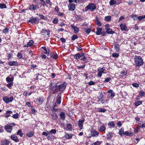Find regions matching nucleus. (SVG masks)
I'll return each mask as SVG.
<instances>
[{
  "instance_id": "f257e3e1",
  "label": "nucleus",
  "mask_w": 145,
  "mask_h": 145,
  "mask_svg": "<svg viewBox=\"0 0 145 145\" xmlns=\"http://www.w3.org/2000/svg\"><path fill=\"white\" fill-rule=\"evenodd\" d=\"M134 62L136 65L138 67L141 66L144 63L143 59L140 56H135Z\"/></svg>"
},
{
  "instance_id": "f03ea898",
  "label": "nucleus",
  "mask_w": 145,
  "mask_h": 145,
  "mask_svg": "<svg viewBox=\"0 0 145 145\" xmlns=\"http://www.w3.org/2000/svg\"><path fill=\"white\" fill-rule=\"evenodd\" d=\"M14 123H9L4 127L5 129L9 133H11L12 130V127L15 125Z\"/></svg>"
},
{
  "instance_id": "7ed1b4c3",
  "label": "nucleus",
  "mask_w": 145,
  "mask_h": 145,
  "mask_svg": "<svg viewBox=\"0 0 145 145\" xmlns=\"http://www.w3.org/2000/svg\"><path fill=\"white\" fill-rule=\"evenodd\" d=\"M96 8V5L95 4L93 3H90L85 8V10L87 11L89 10L91 11H92L95 10Z\"/></svg>"
},
{
  "instance_id": "20e7f679",
  "label": "nucleus",
  "mask_w": 145,
  "mask_h": 145,
  "mask_svg": "<svg viewBox=\"0 0 145 145\" xmlns=\"http://www.w3.org/2000/svg\"><path fill=\"white\" fill-rule=\"evenodd\" d=\"M14 99V97L13 96H11L10 97L6 96L3 97V100L4 102L8 104L9 103L11 102Z\"/></svg>"
},
{
  "instance_id": "39448f33",
  "label": "nucleus",
  "mask_w": 145,
  "mask_h": 145,
  "mask_svg": "<svg viewBox=\"0 0 145 145\" xmlns=\"http://www.w3.org/2000/svg\"><path fill=\"white\" fill-rule=\"evenodd\" d=\"M105 69V67H103L102 68H100L98 69L97 71L98 72L97 73V76L98 77L101 78L102 75V73H105L106 72H104Z\"/></svg>"
},
{
  "instance_id": "423d86ee",
  "label": "nucleus",
  "mask_w": 145,
  "mask_h": 145,
  "mask_svg": "<svg viewBox=\"0 0 145 145\" xmlns=\"http://www.w3.org/2000/svg\"><path fill=\"white\" fill-rule=\"evenodd\" d=\"M66 86V83L64 82L62 84L59 85L57 86L56 87V88L57 89H58L59 91H62L65 89Z\"/></svg>"
},
{
  "instance_id": "0eeeda50",
  "label": "nucleus",
  "mask_w": 145,
  "mask_h": 145,
  "mask_svg": "<svg viewBox=\"0 0 145 145\" xmlns=\"http://www.w3.org/2000/svg\"><path fill=\"white\" fill-rule=\"evenodd\" d=\"M105 29H106V33L109 34H112L115 33V32L113 31L112 29L110 28H108L109 27L108 24H106L105 25Z\"/></svg>"
},
{
  "instance_id": "6e6552de",
  "label": "nucleus",
  "mask_w": 145,
  "mask_h": 145,
  "mask_svg": "<svg viewBox=\"0 0 145 145\" xmlns=\"http://www.w3.org/2000/svg\"><path fill=\"white\" fill-rule=\"evenodd\" d=\"M14 77L11 75H10L6 78V81L7 83L13 82Z\"/></svg>"
},
{
  "instance_id": "1a4fd4ad",
  "label": "nucleus",
  "mask_w": 145,
  "mask_h": 145,
  "mask_svg": "<svg viewBox=\"0 0 145 145\" xmlns=\"http://www.w3.org/2000/svg\"><path fill=\"white\" fill-rule=\"evenodd\" d=\"M10 138L12 140L16 142H18L19 141L18 137L14 134L10 136Z\"/></svg>"
},
{
  "instance_id": "9d476101",
  "label": "nucleus",
  "mask_w": 145,
  "mask_h": 145,
  "mask_svg": "<svg viewBox=\"0 0 145 145\" xmlns=\"http://www.w3.org/2000/svg\"><path fill=\"white\" fill-rule=\"evenodd\" d=\"M84 121V120H80L78 122V125L80 129H82L83 128V123Z\"/></svg>"
},
{
  "instance_id": "9b49d317",
  "label": "nucleus",
  "mask_w": 145,
  "mask_h": 145,
  "mask_svg": "<svg viewBox=\"0 0 145 145\" xmlns=\"http://www.w3.org/2000/svg\"><path fill=\"white\" fill-rule=\"evenodd\" d=\"M69 9L71 11H74L75 8V5L73 3L70 4L68 6Z\"/></svg>"
},
{
  "instance_id": "f8f14e48",
  "label": "nucleus",
  "mask_w": 145,
  "mask_h": 145,
  "mask_svg": "<svg viewBox=\"0 0 145 145\" xmlns=\"http://www.w3.org/2000/svg\"><path fill=\"white\" fill-rule=\"evenodd\" d=\"M113 134L112 132H110L106 134V137L107 139L110 140L113 137Z\"/></svg>"
},
{
  "instance_id": "ddd939ff",
  "label": "nucleus",
  "mask_w": 145,
  "mask_h": 145,
  "mask_svg": "<svg viewBox=\"0 0 145 145\" xmlns=\"http://www.w3.org/2000/svg\"><path fill=\"white\" fill-rule=\"evenodd\" d=\"M41 32L44 35L46 36L50 34V31L48 30H46L43 29L42 30Z\"/></svg>"
},
{
  "instance_id": "4468645a",
  "label": "nucleus",
  "mask_w": 145,
  "mask_h": 145,
  "mask_svg": "<svg viewBox=\"0 0 145 145\" xmlns=\"http://www.w3.org/2000/svg\"><path fill=\"white\" fill-rule=\"evenodd\" d=\"M8 64L10 66H17L18 65V63L16 61H12L9 62Z\"/></svg>"
},
{
  "instance_id": "2eb2a0df",
  "label": "nucleus",
  "mask_w": 145,
  "mask_h": 145,
  "mask_svg": "<svg viewBox=\"0 0 145 145\" xmlns=\"http://www.w3.org/2000/svg\"><path fill=\"white\" fill-rule=\"evenodd\" d=\"M127 71L126 70H125L124 71H121L120 72V76H121L123 78H125L126 77V76L127 75Z\"/></svg>"
},
{
  "instance_id": "dca6fc26",
  "label": "nucleus",
  "mask_w": 145,
  "mask_h": 145,
  "mask_svg": "<svg viewBox=\"0 0 145 145\" xmlns=\"http://www.w3.org/2000/svg\"><path fill=\"white\" fill-rule=\"evenodd\" d=\"M99 132L95 130H94L91 132V135L93 137H97L99 135Z\"/></svg>"
},
{
  "instance_id": "f3484780",
  "label": "nucleus",
  "mask_w": 145,
  "mask_h": 145,
  "mask_svg": "<svg viewBox=\"0 0 145 145\" xmlns=\"http://www.w3.org/2000/svg\"><path fill=\"white\" fill-rule=\"evenodd\" d=\"M34 43V42L32 40H30L27 43L23 46L24 47H29L32 45Z\"/></svg>"
},
{
  "instance_id": "a211bd4d",
  "label": "nucleus",
  "mask_w": 145,
  "mask_h": 145,
  "mask_svg": "<svg viewBox=\"0 0 145 145\" xmlns=\"http://www.w3.org/2000/svg\"><path fill=\"white\" fill-rule=\"evenodd\" d=\"M106 129V127L105 125L104 124H103L98 129L99 131L101 132H103L105 131Z\"/></svg>"
},
{
  "instance_id": "6ab92c4d",
  "label": "nucleus",
  "mask_w": 145,
  "mask_h": 145,
  "mask_svg": "<svg viewBox=\"0 0 145 145\" xmlns=\"http://www.w3.org/2000/svg\"><path fill=\"white\" fill-rule=\"evenodd\" d=\"M120 29L121 30L125 31L127 29V27L125 25L121 24L120 25Z\"/></svg>"
},
{
  "instance_id": "aec40b11",
  "label": "nucleus",
  "mask_w": 145,
  "mask_h": 145,
  "mask_svg": "<svg viewBox=\"0 0 145 145\" xmlns=\"http://www.w3.org/2000/svg\"><path fill=\"white\" fill-rule=\"evenodd\" d=\"M103 29L101 28L98 27L97 29L96 34L97 35H101Z\"/></svg>"
},
{
  "instance_id": "412c9836",
  "label": "nucleus",
  "mask_w": 145,
  "mask_h": 145,
  "mask_svg": "<svg viewBox=\"0 0 145 145\" xmlns=\"http://www.w3.org/2000/svg\"><path fill=\"white\" fill-rule=\"evenodd\" d=\"M114 48L117 52H118L120 50V47L119 45L117 43L114 44Z\"/></svg>"
},
{
  "instance_id": "4be33fe9",
  "label": "nucleus",
  "mask_w": 145,
  "mask_h": 145,
  "mask_svg": "<svg viewBox=\"0 0 145 145\" xmlns=\"http://www.w3.org/2000/svg\"><path fill=\"white\" fill-rule=\"evenodd\" d=\"M124 129L123 128H121L119 130L118 134L121 137H122L123 135H124Z\"/></svg>"
},
{
  "instance_id": "5701e85b",
  "label": "nucleus",
  "mask_w": 145,
  "mask_h": 145,
  "mask_svg": "<svg viewBox=\"0 0 145 145\" xmlns=\"http://www.w3.org/2000/svg\"><path fill=\"white\" fill-rule=\"evenodd\" d=\"M10 143V141L8 140H4L1 144V145H9Z\"/></svg>"
},
{
  "instance_id": "b1692460",
  "label": "nucleus",
  "mask_w": 145,
  "mask_h": 145,
  "mask_svg": "<svg viewBox=\"0 0 145 145\" xmlns=\"http://www.w3.org/2000/svg\"><path fill=\"white\" fill-rule=\"evenodd\" d=\"M133 134V133L130 132L128 131H125L124 132L123 135L125 136L131 137Z\"/></svg>"
},
{
  "instance_id": "393cba45",
  "label": "nucleus",
  "mask_w": 145,
  "mask_h": 145,
  "mask_svg": "<svg viewBox=\"0 0 145 145\" xmlns=\"http://www.w3.org/2000/svg\"><path fill=\"white\" fill-rule=\"evenodd\" d=\"M71 27L73 29L75 33H76L79 32V29L78 27L76 26H74L72 25H71Z\"/></svg>"
},
{
  "instance_id": "a878e982",
  "label": "nucleus",
  "mask_w": 145,
  "mask_h": 145,
  "mask_svg": "<svg viewBox=\"0 0 145 145\" xmlns=\"http://www.w3.org/2000/svg\"><path fill=\"white\" fill-rule=\"evenodd\" d=\"M95 21L96 22V23L97 25L99 26H101L102 25V23L99 20L98 18L97 17H96L95 18Z\"/></svg>"
},
{
  "instance_id": "bb28decb",
  "label": "nucleus",
  "mask_w": 145,
  "mask_h": 145,
  "mask_svg": "<svg viewBox=\"0 0 145 145\" xmlns=\"http://www.w3.org/2000/svg\"><path fill=\"white\" fill-rule=\"evenodd\" d=\"M82 56V55L81 54H76L74 56V58L75 59H78Z\"/></svg>"
},
{
  "instance_id": "cd10ccee",
  "label": "nucleus",
  "mask_w": 145,
  "mask_h": 145,
  "mask_svg": "<svg viewBox=\"0 0 145 145\" xmlns=\"http://www.w3.org/2000/svg\"><path fill=\"white\" fill-rule=\"evenodd\" d=\"M12 113V112L10 110H7L6 112V114H7L5 115V118H8L9 116H10V114Z\"/></svg>"
},
{
  "instance_id": "c85d7f7f",
  "label": "nucleus",
  "mask_w": 145,
  "mask_h": 145,
  "mask_svg": "<svg viewBox=\"0 0 145 145\" xmlns=\"http://www.w3.org/2000/svg\"><path fill=\"white\" fill-rule=\"evenodd\" d=\"M59 116L61 119L62 120H65V113L63 112H61L59 114Z\"/></svg>"
},
{
  "instance_id": "c756f323",
  "label": "nucleus",
  "mask_w": 145,
  "mask_h": 145,
  "mask_svg": "<svg viewBox=\"0 0 145 145\" xmlns=\"http://www.w3.org/2000/svg\"><path fill=\"white\" fill-rule=\"evenodd\" d=\"M65 135L64 136L67 139H69L72 138V135L71 134H68V133H65Z\"/></svg>"
},
{
  "instance_id": "7c9ffc66",
  "label": "nucleus",
  "mask_w": 145,
  "mask_h": 145,
  "mask_svg": "<svg viewBox=\"0 0 145 145\" xmlns=\"http://www.w3.org/2000/svg\"><path fill=\"white\" fill-rule=\"evenodd\" d=\"M16 134L17 135H19L21 137L23 136L24 134L22 132L21 130H19L17 132Z\"/></svg>"
},
{
  "instance_id": "2f4dec72",
  "label": "nucleus",
  "mask_w": 145,
  "mask_h": 145,
  "mask_svg": "<svg viewBox=\"0 0 145 145\" xmlns=\"http://www.w3.org/2000/svg\"><path fill=\"white\" fill-rule=\"evenodd\" d=\"M108 125L111 126L113 128H114L116 126L113 123V121H110L108 122Z\"/></svg>"
},
{
  "instance_id": "473e14b6",
  "label": "nucleus",
  "mask_w": 145,
  "mask_h": 145,
  "mask_svg": "<svg viewBox=\"0 0 145 145\" xmlns=\"http://www.w3.org/2000/svg\"><path fill=\"white\" fill-rule=\"evenodd\" d=\"M36 9V6L34 5H30L29 8V9L31 10H34Z\"/></svg>"
},
{
  "instance_id": "72a5a7b5",
  "label": "nucleus",
  "mask_w": 145,
  "mask_h": 145,
  "mask_svg": "<svg viewBox=\"0 0 145 145\" xmlns=\"http://www.w3.org/2000/svg\"><path fill=\"white\" fill-rule=\"evenodd\" d=\"M110 6H113L116 4V1L115 0H110L109 2Z\"/></svg>"
},
{
  "instance_id": "f704fd0d",
  "label": "nucleus",
  "mask_w": 145,
  "mask_h": 145,
  "mask_svg": "<svg viewBox=\"0 0 145 145\" xmlns=\"http://www.w3.org/2000/svg\"><path fill=\"white\" fill-rule=\"evenodd\" d=\"M131 17L133 18L134 21L137 20L138 19V16L136 14H132L131 16Z\"/></svg>"
},
{
  "instance_id": "c9c22d12",
  "label": "nucleus",
  "mask_w": 145,
  "mask_h": 145,
  "mask_svg": "<svg viewBox=\"0 0 145 145\" xmlns=\"http://www.w3.org/2000/svg\"><path fill=\"white\" fill-rule=\"evenodd\" d=\"M44 98L41 97H39L38 99V101L40 104H41L43 101H44Z\"/></svg>"
},
{
  "instance_id": "e433bc0d",
  "label": "nucleus",
  "mask_w": 145,
  "mask_h": 145,
  "mask_svg": "<svg viewBox=\"0 0 145 145\" xmlns=\"http://www.w3.org/2000/svg\"><path fill=\"white\" fill-rule=\"evenodd\" d=\"M13 82H10L7 84L6 86L10 89H11L12 88V87L13 85Z\"/></svg>"
},
{
  "instance_id": "4c0bfd02",
  "label": "nucleus",
  "mask_w": 145,
  "mask_h": 145,
  "mask_svg": "<svg viewBox=\"0 0 145 145\" xmlns=\"http://www.w3.org/2000/svg\"><path fill=\"white\" fill-rule=\"evenodd\" d=\"M142 101H135V106H138V105L142 104Z\"/></svg>"
},
{
  "instance_id": "58836bf2",
  "label": "nucleus",
  "mask_w": 145,
  "mask_h": 145,
  "mask_svg": "<svg viewBox=\"0 0 145 145\" xmlns=\"http://www.w3.org/2000/svg\"><path fill=\"white\" fill-rule=\"evenodd\" d=\"M0 8L1 9H3L4 8H7V7L6 5L4 3L0 4Z\"/></svg>"
},
{
  "instance_id": "ea45409f",
  "label": "nucleus",
  "mask_w": 145,
  "mask_h": 145,
  "mask_svg": "<svg viewBox=\"0 0 145 145\" xmlns=\"http://www.w3.org/2000/svg\"><path fill=\"white\" fill-rule=\"evenodd\" d=\"M33 134L34 133L33 132L30 131L26 135L29 137H31L33 135Z\"/></svg>"
},
{
  "instance_id": "a19ab883",
  "label": "nucleus",
  "mask_w": 145,
  "mask_h": 145,
  "mask_svg": "<svg viewBox=\"0 0 145 145\" xmlns=\"http://www.w3.org/2000/svg\"><path fill=\"white\" fill-rule=\"evenodd\" d=\"M61 97L59 96L57 99L56 102L59 104H60L61 103Z\"/></svg>"
},
{
  "instance_id": "79ce46f5",
  "label": "nucleus",
  "mask_w": 145,
  "mask_h": 145,
  "mask_svg": "<svg viewBox=\"0 0 145 145\" xmlns=\"http://www.w3.org/2000/svg\"><path fill=\"white\" fill-rule=\"evenodd\" d=\"M111 19V17L110 16H106L105 17V19L107 21H110Z\"/></svg>"
},
{
  "instance_id": "37998d69",
  "label": "nucleus",
  "mask_w": 145,
  "mask_h": 145,
  "mask_svg": "<svg viewBox=\"0 0 145 145\" xmlns=\"http://www.w3.org/2000/svg\"><path fill=\"white\" fill-rule=\"evenodd\" d=\"M51 116L52 118L54 120H57V116L56 114H52Z\"/></svg>"
},
{
  "instance_id": "c03bdc74",
  "label": "nucleus",
  "mask_w": 145,
  "mask_h": 145,
  "mask_svg": "<svg viewBox=\"0 0 145 145\" xmlns=\"http://www.w3.org/2000/svg\"><path fill=\"white\" fill-rule=\"evenodd\" d=\"M8 31L9 30L8 28L7 27H6L3 30V32L6 34L8 33Z\"/></svg>"
},
{
  "instance_id": "a18cd8bd",
  "label": "nucleus",
  "mask_w": 145,
  "mask_h": 145,
  "mask_svg": "<svg viewBox=\"0 0 145 145\" xmlns=\"http://www.w3.org/2000/svg\"><path fill=\"white\" fill-rule=\"evenodd\" d=\"M84 29L85 30V31L86 32V33L87 34H89L91 31V29L89 28H84Z\"/></svg>"
},
{
  "instance_id": "49530a36",
  "label": "nucleus",
  "mask_w": 145,
  "mask_h": 145,
  "mask_svg": "<svg viewBox=\"0 0 145 145\" xmlns=\"http://www.w3.org/2000/svg\"><path fill=\"white\" fill-rule=\"evenodd\" d=\"M106 110V109L104 108H99L98 109V111L100 112H104Z\"/></svg>"
},
{
  "instance_id": "de8ad7c7",
  "label": "nucleus",
  "mask_w": 145,
  "mask_h": 145,
  "mask_svg": "<svg viewBox=\"0 0 145 145\" xmlns=\"http://www.w3.org/2000/svg\"><path fill=\"white\" fill-rule=\"evenodd\" d=\"M78 37L77 35H74L71 37V40H74L75 39H77Z\"/></svg>"
},
{
  "instance_id": "09e8293b",
  "label": "nucleus",
  "mask_w": 145,
  "mask_h": 145,
  "mask_svg": "<svg viewBox=\"0 0 145 145\" xmlns=\"http://www.w3.org/2000/svg\"><path fill=\"white\" fill-rule=\"evenodd\" d=\"M49 132V135L51 133L55 134L56 133V130L55 129L51 130Z\"/></svg>"
},
{
  "instance_id": "8fccbe9b",
  "label": "nucleus",
  "mask_w": 145,
  "mask_h": 145,
  "mask_svg": "<svg viewBox=\"0 0 145 145\" xmlns=\"http://www.w3.org/2000/svg\"><path fill=\"white\" fill-rule=\"evenodd\" d=\"M39 16L40 19L44 20H47L46 17L44 16L43 15L39 14Z\"/></svg>"
},
{
  "instance_id": "3c124183",
  "label": "nucleus",
  "mask_w": 145,
  "mask_h": 145,
  "mask_svg": "<svg viewBox=\"0 0 145 145\" xmlns=\"http://www.w3.org/2000/svg\"><path fill=\"white\" fill-rule=\"evenodd\" d=\"M19 117V114L18 113H17L12 115V117L13 118L16 119L18 118Z\"/></svg>"
},
{
  "instance_id": "603ef678",
  "label": "nucleus",
  "mask_w": 145,
  "mask_h": 145,
  "mask_svg": "<svg viewBox=\"0 0 145 145\" xmlns=\"http://www.w3.org/2000/svg\"><path fill=\"white\" fill-rule=\"evenodd\" d=\"M112 56L113 57L117 58L119 57V55L118 53H113Z\"/></svg>"
},
{
  "instance_id": "864d4df0",
  "label": "nucleus",
  "mask_w": 145,
  "mask_h": 145,
  "mask_svg": "<svg viewBox=\"0 0 145 145\" xmlns=\"http://www.w3.org/2000/svg\"><path fill=\"white\" fill-rule=\"evenodd\" d=\"M145 95L144 92L142 91H140L139 93V95L141 97L144 96Z\"/></svg>"
},
{
  "instance_id": "5fc2aeb1",
  "label": "nucleus",
  "mask_w": 145,
  "mask_h": 145,
  "mask_svg": "<svg viewBox=\"0 0 145 145\" xmlns=\"http://www.w3.org/2000/svg\"><path fill=\"white\" fill-rule=\"evenodd\" d=\"M103 97L104 96L103 95H100L99 96V101H101V102L103 101Z\"/></svg>"
},
{
  "instance_id": "6e6d98bb",
  "label": "nucleus",
  "mask_w": 145,
  "mask_h": 145,
  "mask_svg": "<svg viewBox=\"0 0 145 145\" xmlns=\"http://www.w3.org/2000/svg\"><path fill=\"white\" fill-rule=\"evenodd\" d=\"M36 21V19L33 18L30 19L29 20V22H31L32 23H35Z\"/></svg>"
},
{
  "instance_id": "4d7b16f0",
  "label": "nucleus",
  "mask_w": 145,
  "mask_h": 145,
  "mask_svg": "<svg viewBox=\"0 0 145 145\" xmlns=\"http://www.w3.org/2000/svg\"><path fill=\"white\" fill-rule=\"evenodd\" d=\"M85 0H74V2L76 3H80L84 1Z\"/></svg>"
},
{
  "instance_id": "13d9d810",
  "label": "nucleus",
  "mask_w": 145,
  "mask_h": 145,
  "mask_svg": "<svg viewBox=\"0 0 145 145\" xmlns=\"http://www.w3.org/2000/svg\"><path fill=\"white\" fill-rule=\"evenodd\" d=\"M101 144V142L100 141H96L95 142H93L92 145H100Z\"/></svg>"
},
{
  "instance_id": "bf43d9fd",
  "label": "nucleus",
  "mask_w": 145,
  "mask_h": 145,
  "mask_svg": "<svg viewBox=\"0 0 145 145\" xmlns=\"http://www.w3.org/2000/svg\"><path fill=\"white\" fill-rule=\"evenodd\" d=\"M86 65L84 64L82 66H76V67L79 69H84L85 68Z\"/></svg>"
},
{
  "instance_id": "052dcab7",
  "label": "nucleus",
  "mask_w": 145,
  "mask_h": 145,
  "mask_svg": "<svg viewBox=\"0 0 145 145\" xmlns=\"http://www.w3.org/2000/svg\"><path fill=\"white\" fill-rule=\"evenodd\" d=\"M17 57L19 58L20 59L22 58V54L20 52H18L17 54Z\"/></svg>"
},
{
  "instance_id": "680f3d73",
  "label": "nucleus",
  "mask_w": 145,
  "mask_h": 145,
  "mask_svg": "<svg viewBox=\"0 0 145 145\" xmlns=\"http://www.w3.org/2000/svg\"><path fill=\"white\" fill-rule=\"evenodd\" d=\"M58 22V19L57 18H56L54 19L53 20V22L54 24H57Z\"/></svg>"
},
{
  "instance_id": "e2e57ef3",
  "label": "nucleus",
  "mask_w": 145,
  "mask_h": 145,
  "mask_svg": "<svg viewBox=\"0 0 145 145\" xmlns=\"http://www.w3.org/2000/svg\"><path fill=\"white\" fill-rule=\"evenodd\" d=\"M116 124L118 127H121L122 125V124L121 123V121H118Z\"/></svg>"
},
{
  "instance_id": "0e129e2a",
  "label": "nucleus",
  "mask_w": 145,
  "mask_h": 145,
  "mask_svg": "<svg viewBox=\"0 0 145 145\" xmlns=\"http://www.w3.org/2000/svg\"><path fill=\"white\" fill-rule=\"evenodd\" d=\"M67 127L69 129H72V127L71 124H68L67 125Z\"/></svg>"
},
{
  "instance_id": "69168bd1",
  "label": "nucleus",
  "mask_w": 145,
  "mask_h": 145,
  "mask_svg": "<svg viewBox=\"0 0 145 145\" xmlns=\"http://www.w3.org/2000/svg\"><path fill=\"white\" fill-rule=\"evenodd\" d=\"M132 86L138 88L139 87V84L136 83H133L132 84Z\"/></svg>"
},
{
  "instance_id": "338daca9",
  "label": "nucleus",
  "mask_w": 145,
  "mask_h": 145,
  "mask_svg": "<svg viewBox=\"0 0 145 145\" xmlns=\"http://www.w3.org/2000/svg\"><path fill=\"white\" fill-rule=\"evenodd\" d=\"M88 84L89 86L93 85L95 84V82L91 81L88 83Z\"/></svg>"
},
{
  "instance_id": "774afa93",
  "label": "nucleus",
  "mask_w": 145,
  "mask_h": 145,
  "mask_svg": "<svg viewBox=\"0 0 145 145\" xmlns=\"http://www.w3.org/2000/svg\"><path fill=\"white\" fill-rule=\"evenodd\" d=\"M142 123H140V126L141 127H145V122H142Z\"/></svg>"
}]
</instances>
